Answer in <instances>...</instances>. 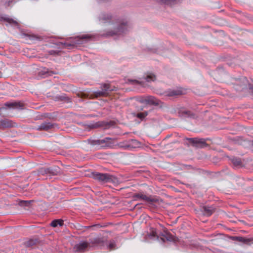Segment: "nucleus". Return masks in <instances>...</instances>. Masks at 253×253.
<instances>
[{"label": "nucleus", "instance_id": "obj_26", "mask_svg": "<svg viewBox=\"0 0 253 253\" xmlns=\"http://www.w3.org/2000/svg\"><path fill=\"white\" fill-rule=\"evenodd\" d=\"M231 161L235 166H239L242 164L241 161L239 158H233Z\"/></svg>", "mask_w": 253, "mask_h": 253}, {"label": "nucleus", "instance_id": "obj_29", "mask_svg": "<svg viewBox=\"0 0 253 253\" xmlns=\"http://www.w3.org/2000/svg\"><path fill=\"white\" fill-rule=\"evenodd\" d=\"M147 82L154 81L156 80V77L154 74H150L145 78Z\"/></svg>", "mask_w": 253, "mask_h": 253}, {"label": "nucleus", "instance_id": "obj_20", "mask_svg": "<svg viewBox=\"0 0 253 253\" xmlns=\"http://www.w3.org/2000/svg\"><path fill=\"white\" fill-rule=\"evenodd\" d=\"M1 19L4 21H5V22L8 23L10 25H11L12 26H17V27L19 26L18 23L16 21L13 19L12 18H9L8 17H3L1 18Z\"/></svg>", "mask_w": 253, "mask_h": 253}, {"label": "nucleus", "instance_id": "obj_18", "mask_svg": "<svg viewBox=\"0 0 253 253\" xmlns=\"http://www.w3.org/2000/svg\"><path fill=\"white\" fill-rule=\"evenodd\" d=\"M39 174L44 175L46 174H51L52 175H55L56 173L53 171L52 169L50 168H41L39 170Z\"/></svg>", "mask_w": 253, "mask_h": 253}, {"label": "nucleus", "instance_id": "obj_34", "mask_svg": "<svg viewBox=\"0 0 253 253\" xmlns=\"http://www.w3.org/2000/svg\"><path fill=\"white\" fill-rule=\"evenodd\" d=\"M128 82L132 84H140V82L139 81L136 80H129Z\"/></svg>", "mask_w": 253, "mask_h": 253}, {"label": "nucleus", "instance_id": "obj_15", "mask_svg": "<svg viewBox=\"0 0 253 253\" xmlns=\"http://www.w3.org/2000/svg\"><path fill=\"white\" fill-rule=\"evenodd\" d=\"M160 235L162 236L160 239L163 242H165V239L169 241H174L175 238L170 233L164 231V233L160 234Z\"/></svg>", "mask_w": 253, "mask_h": 253}, {"label": "nucleus", "instance_id": "obj_12", "mask_svg": "<svg viewBox=\"0 0 253 253\" xmlns=\"http://www.w3.org/2000/svg\"><path fill=\"white\" fill-rule=\"evenodd\" d=\"M55 124H52L50 122H43L41 125L38 126L36 127V129L38 130H45L47 131L49 129H52L54 127Z\"/></svg>", "mask_w": 253, "mask_h": 253}, {"label": "nucleus", "instance_id": "obj_31", "mask_svg": "<svg viewBox=\"0 0 253 253\" xmlns=\"http://www.w3.org/2000/svg\"><path fill=\"white\" fill-rule=\"evenodd\" d=\"M93 94L96 97L100 96H105V92L103 91L102 90L95 91L94 92Z\"/></svg>", "mask_w": 253, "mask_h": 253}, {"label": "nucleus", "instance_id": "obj_17", "mask_svg": "<svg viewBox=\"0 0 253 253\" xmlns=\"http://www.w3.org/2000/svg\"><path fill=\"white\" fill-rule=\"evenodd\" d=\"M2 129L7 127H13L14 126V123L8 119H3L0 120Z\"/></svg>", "mask_w": 253, "mask_h": 253}, {"label": "nucleus", "instance_id": "obj_19", "mask_svg": "<svg viewBox=\"0 0 253 253\" xmlns=\"http://www.w3.org/2000/svg\"><path fill=\"white\" fill-rule=\"evenodd\" d=\"M166 96H174L181 94V91L177 90H169L163 93Z\"/></svg>", "mask_w": 253, "mask_h": 253}, {"label": "nucleus", "instance_id": "obj_21", "mask_svg": "<svg viewBox=\"0 0 253 253\" xmlns=\"http://www.w3.org/2000/svg\"><path fill=\"white\" fill-rule=\"evenodd\" d=\"M148 236L150 239L156 238L157 240L159 239L156 229L154 228H151L150 229V232L148 233Z\"/></svg>", "mask_w": 253, "mask_h": 253}, {"label": "nucleus", "instance_id": "obj_14", "mask_svg": "<svg viewBox=\"0 0 253 253\" xmlns=\"http://www.w3.org/2000/svg\"><path fill=\"white\" fill-rule=\"evenodd\" d=\"M101 23L105 24L110 23L112 19V15L109 13H102L99 17Z\"/></svg>", "mask_w": 253, "mask_h": 253}, {"label": "nucleus", "instance_id": "obj_39", "mask_svg": "<svg viewBox=\"0 0 253 253\" xmlns=\"http://www.w3.org/2000/svg\"><path fill=\"white\" fill-rule=\"evenodd\" d=\"M1 76H2L1 73H0V78L1 77Z\"/></svg>", "mask_w": 253, "mask_h": 253}, {"label": "nucleus", "instance_id": "obj_9", "mask_svg": "<svg viewBox=\"0 0 253 253\" xmlns=\"http://www.w3.org/2000/svg\"><path fill=\"white\" fill-rule=\"evenodd\" d=\"M141 102L155 106H158L162 103L161 100L153 96H147L144 100L141 101Z\"/></svg>", "mask_w": 253, "mask_h": 253}, {"label": "nucleus", "instance_id": "obj_24", "mask_svg": "<svg viewBox=\"0 0 253 253\" xmlns=\"http://www.w3.org/2000/svg\"><path fill=\"white\" fill-rule=\"evenodd\" d=\"M238 241L243 243L247 245H250V243L251 241V239L245 238L242 237H239V238H238Z\"/></svg>", "mask_w": 253, "mask_h": 253}, {"label": "nucleus", "instance_id": "obj_36", "mask_svg": "<svg viewBox=\"0 0 253 253\" xmlns=\"http://www.w3.org/2000/svg\"><path fill=\"white\" fill-rule=\"evenodd\" d=\"M239 238V237H237V236H233V237H232V239L233 240H236V241H238V238Z\"/></svg>", "mask_w": 253, "mask_h": 253}, {"label": "nucleus", "instance_id": "obj_38", "mask_svg": "<svg viewBox=\"0 0 253 253\" xmlns=\"http://www.w3.org/2000/svg\"><path fill=\"white\" fill-rule=\"evenodd\" d=\"M0 129H2L1 121H0Z\"/></svg>", "mask_w": 253, "mask_h": 253}, {"label": "nucleus", "instance_id": "obj_37", "mask_svg": "<svg viewBox=\"0 0 253 253\" xmlns=\"http://www.w3.org/2000/svg\"><path fill=\"white\" fill-rule=\"evenodd\" d=\"M65 99V97H63V96H61L60 97V99L61 100H64Z\"/></svg>", "mask_w": 253, "mask_h": 253}, {"label": "nucleus", "instance_id": "obj_11", "mask_svg": "<svg viewBox=\"0 0 253 253\" xmlns=\"http://www.w3.org/2000/svg\"><path fill=\"white\" fill-rule=\"evenodd\" d=\"M177 113L179 116L183 118H192L194 117V114L189 110L184 108H179L177 109Z\"/></svg>", "mask_w": 253, "mask_h": 253}, {"label": "nucleus", "instance_id": "obj_3", "mask_svg": "<svg viewBox=\"0 0 253 253\" xmlns=\"http://www.w3.org/2000/svg\"><path fill=\"white\" fill-rule=\"evenodd\" d=\"M92 175L94 179L102 183L113 181V176L108 173L93 172Z\"/></svg>", "mask_w": 253, "mask_h": 253}, {"label": "nucleus", "instance_id": "obj_27", "mask_svg": "<svg viewBox=\"0 0 253 253\" xmlns=\"http://www.w3.org/2000/svg\"><path fill=\"white\" fill-rule=\"evenodd\" d=\"M31 203V201H21L18 204L21 207H29Z\"/></svg>", "mask_w": 253, "mask_h": 253}, {"label": "nucleus", "instance_id": "obj_10", "mask_svg": "<svg viewBox=\"0 0 253 253\" xmlns=\"http://www.w3.org/2000/svg\"><path fill=\"white\" fill-rule=\"evenodd\" d=\"M89 248H90L89 242H83L76 245L74 247V249L76 252H84Z\"/></svg>", "mask_w": 253, "mask_h": 253}, {"label": "nucleus", "instance_id": "obj_40", "mask_svg": "<svg viewBox=\"0 0 253 253\" xmlns=\"http://www.w3.org/2000/svg\"><path fill=\"white\" fill-rule=\"evenodd\" d=\"M51 74H55L54 72H51Z\"/></svg>", "mask_w": 253, "mask_h": 253}, {"label": "nucleus", "instance_id": "obj_1", "mask_svg": "<svg viewBox=\"0 0 253 253\" xmlns=\"http://www.w3.org/2000/svg\"><path fill=\"white\" fill-rule=\"evenodd\" d=\"M110 25L111 26L110 29L107 30L105 33L102 34V36L107 37L120 35L125 33L127 30L126 22L111 23Z\"/></svg>", "mask_w": 253, "mask_h": 253}, {"label": "nucleus", "instance_id": "obj_30", "mask_svg": "<svg viewBox=\"0 0 253 253\" xmlns=\"http://www.w3.org/2000/svg\"><path fill=\"white\" fill-rule=\"evenodd\" d=\"M107 246V248H109L110 250H112L115 249L116 247V243L114 241H111L109 244L107 243V245H106Z\"/></svg>", "mask_w": 253, "mask_h": 253}, {"label": "nucleus", "instance_id": "obj_7", "mask_svg": "<svg viewBox=\"0 0 253 253\" xmlns=\"http://www.w3.org/2000/svg\"><path fill=\"white\" fill-rule=\"evenodd\" d=\"M132 198L134 201L137 200L138 199H141L149 203H156L158 202V199L157 198L152 197L151 196H147L142 193H138L134 194L132 196Z\"/></svg>", "mask_w": 253, "mask_h": 253}, {"label": "nucleus", "instance_id": "obj_8", "mask_svg": "<svg viewBox=\"0 0 253 253\" xmlns=\"http://www.w3.org/2000/svg\"><path fill=\"white\" fill-rule=\"evenodd\" d=\"M238 82V84H239L241 88V90L247 88L248 87L252 90V92L253 93V86L251 84H249L246 77H243L241 78ZM237 89L240 90L239 88H237Z\"/></svg>", "mask_w": 253, "mask_h": 253}, {"label": "nucleus", "instance_id": "obj_32", "mask_svg": "<svg viewBox=\"0 0 253 253\" xmlns=\"http://www.w3.org/2000/svg\"><path fill=\"white\" fill-rule=\"evenodd\" d=\"M80 42H74L73 43H69L67 42L62 43V44L64 45L68 49H70L71 47H72L75 44H79Z\"/></svg>", "mask_w": 253, "mask_h": 253}, {"label": "nucleus", "instance_id": "obj_28", "mask_svg": "<svg viewBox=\"0 0 253 253\" xmlns=\"http://www.w3.org/2000/svg\"><path fill=\"white\" fill-rule=\"evenodd\" d=\"M147 115L148 113L147 112H141L137 113L136 115V117L140 119L141 120H142L147 116Z\"/></svg>", "mask_w": 253, "mask_h": 253}, {"label": "nucleus", "instance_id": "obj_23", "mask_svg": "<svg viewBox=\"0 0 253 253\" xmlns=\"http://www.w3.org/2000/svg\"><path fill=\"white\" fill-rule=\"evenodd\" d=\"M37 240L30 239L28 241H26L24 243V245L26 247H30L35 245L37 243Z\"/></svg>", "mask_w": 253, "mask_h": 253}, {"label": "nucleus", "instance_id": "obj_2", "mask_svg": "<svg viewBox=\"0 0 253 253\" xmlns=\"http://www.w3.org/2000/svg\"><path fill=\"white\" fill-rule=\"evenodd\" d=\"M88 141L91 145L96 146L98 148L110 147L112 144L110 137H105L102 139H89Z\"/></svg>", "mask_w": 253, "mask_h": 253}, {"label": "nucleus", "instance_id": "obj_22", "mask_svg": "<svg viewBox=\"0 0 253 253\" xmlns=\"http://www.w3.org/2000/svg\"><path fill=\"white\" fill-rule=\"evenodd\" d=\"M50 225L54 227L57 226L58 225L60 226H62L63 225V220L62 219L54 220L51 222Z\"/></svg>", "mask_w": 253, "mask_h": 253}, {"label": "nucleus", "instance_id": "obj_16", "mask_svg": "<svg viewBox=\"0 0 253 253\" xmlns=\"http://www.w3.org/2000/svg\"><path fill=\"white\" fill-rule=\"evenodd\" d=\"M101 88L103 91L105 92V95L107 96L109 92L115 90V87H111L109 84H103L101 85Z\"/></svg>", "mask_w": 253, "mask_h": 253}, {"label": "nucleus", "instance_id": "obj_25", "mask_svg": "<svg viewBox=\"0 0 253 253\" xmlns=\"http://www.w3.org/2000/svg\"><path fill=\"white\" fill-rule=\"evenodd\" d=\"M5 106H7L9 108H18L20 107V104L17 102L14 103H6Z\"/></svg>", "mask_w": 253, "mask_h": 253}, {"label": "nucleus", "instance_id": "obj_5", "mask_svg": "<svg viewBox=\"0 0 253 253\" xmlns=\"http://www.w3.org/2000/svg\"><path fill=\"white\" fill-rule=\"evenodd\" d=\"M106 239L101 237H97L96 238H90L89 239V243L91 247H104L107 245Z\"/></svg>", "mask_w": 253, "mask_h": 253}, {"label": "nucleus", "instance_id": "obj_33", "mask_svg": "<svg viewBox=\"0 0 253 253\" xmlns=\"http://www.w3.org/2000/svg\"><path fill=\"white\" fill-rule=\"evenodd\" d=\"M163 2L167 4H172L177 0H161Z\"/></svg>", "mask_w": 253, "mask_h": 253}, {"label": "nucleus", "instance_id": "obj_6", "mask_svg": "<svg viewBox=\"0 0 253 253\" xmlns=\"http://www.w3.org/2000/svg\"><path fill=\"white\" fill-rule=\"evenodd\" d=\"M119 146L125 149L131 150L139 147L140 146V143L136 139H131L126 143H121L119 144Z\"/></svg>", "mask_w": 253, "mask_h": 253}, {"label": "nucleus", "instance_id": "obj_13", "mask_svg": "<svg viewBox=\"0 0 253 253\" xmlns=\"http://www.w3.org/2000/svg\"><path fill=\"white\" fill-rule=\"evenodd\" d=\"M201 211L203 215L209 216L215 211V208L212 206H204L201 208Z\"/></svg>", "mask_w": 253, "mask_h": 253}, {"label": "nucleus", "instance_id": "obj_4", "mask_svg": "<svg viewBox=\"0 0 253 253\" xmlns=\"http://www.w3.org/2000/svg\"><path fill=\"white\" fill-rule=\"evenodd\" d=\"M193 146L196 148H204L208 146L206 139L199 138H188L186 139Z\"/></svg>", "mask_w": 253, "mask_h": 253}, {"label": "nucleus", "instance_id": "obj_35", "mask_svg": "<svg viewBox=\"0 0 253 253\" xmlns=\"http://www.w3.org/2000/svg\"><path fill=\"white\" fill-rule=\"evenodd\" d=\"M79 38H80V39H81V40H84V39H89L90 38V37L88 35H83L82 36H80Z\"/></svg>", "mask_w": 253, "mask_h": 253}]
</instances>
